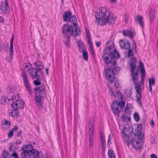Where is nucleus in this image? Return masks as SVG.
Segmentation results:
<instances>
[{"label": "nucleus", "mask_w": 158, "mask_h": 158, "mask_svg": "<svg viewBox=\"0 0 158 158\" xmlns=\"http://www.w3.org/2000/svg\"><path fill=\"white\" fill-rule=\"evenodd\" d=\"M11 156L15 158H18V156L16 152H14L11 155Z\"/></svg>", "instance_id": "53"}, {"label": "nucleus", "mask_w": 158, "mask_h": 158, "mask_svg": "<svg viewBox=\"0 0 158 158\" xmlns=\"http://www.w3.org/2000/svg\"><path fill=\"white\" fill-rule=\"evenodd\" d=\"M45 90H46L45 85L43 84L41 85L39 87H36L34 89V91L36 94L39 93L40 92Z\"/></svg>", "instance_id": "23"}, {"label": "nucleus", "mask_w": 158, "mask_h": 158, "mask_svg": "<svg viewBox=\"0 0 158 158\" xmlns=\"http://www.w3.org/2000/svg\"><path fill=\"white\" fill-rule=\"evenodd\" d=\"M6 96H2L0 98V103L1 104L5 105L6 103H9V99H7Z\"/></svg>", "instance_id": "24"}, {"label": "nucleus", "mask_w": 158, "mask_h": 158, "mask_svg": "<svg viewBox=\"0 0 158 158\" xmlns=\"http://www.w3.org/2000/svg\"><path fill=\"white\" fill-rule=\"evenodd\" d=\"M5 125L6 126H10V123L9 121L5 120Z\"/></svg>", "instance_id": "56"}, {"label": "nucleus", "mask_w": 158, "mask_h": 158, "mask_svg": "<svg viewBox=\"0 0 158 158\" xmlns=\"http://www.w3.org/2000/svg\"><path fill=\"white\" fill-rule=\"evenodd\" d=\"M133 132L132 128L131 127H129L128 126L125 125L124 127L123 130V133L124 134L123 136L125 141L128 145V140L127 139H126V137L130 136L132 134Z\"/></svg>", "instance_id": "5"}, {"label": "nucleus", "mask_w": 158, "mask_h": 158, "mask_svg": "<svg viewBox=\"0 0 158 158\" xmlns=\"http://www.w3.org/2000/svg\"><path fill=\"white\" fill-rule=\"evenodd\" d=\"M35 68L36 69L38 70V71H40L44 68V66L42 63L39 61H36L35 63Z\"/></svg>", "instance_id": "22"}, {"label": "nucleus", "mask_w": 158, "mask_h": 158, "mask_svg": "<svg viewBox=\"0 0 158 158\" xmlns=\"http://www.w3.org/2000/svg\"><path fill=\"white\" fill-rule=\"evenodd\" d=\"M4 21V19L1 16H0V22L3 23Z\"/></svg>", "instance_id": "64"}, {"label": "nucleus", "mask_w": 158, "mask_h": 158, "mask_svg": "<svg viewBox=\"0 0 158 158\" xmlns=\"http://www.w3.org/2000/svg\"><path fill=\"white\" fill-rule=\"evenodd\" d=\"M30 157L31 158H39V152L38 151L35 150L30 154Z\"/></svg>", "instance_id": "27"}, {"label": "nucleus", "mask_w": 158, "mask_h": 158, "mask_svg": "<svg viewBox=\"0 0 158 158\" xmlns=\"http://www.w3.org/2000/svg\"><path fill=\"white\" fill-rule=\"evenodd\" d=\"M72 15V13L70 11L65 12L62 16L64 22H68L69 18Z\"/></svg>", "instance_id": "18"}, {"label": "nucleus", "mask_w": 158, "mask_h": 158, "mask_svg": "<svg viewBox=\"0 0 158 158\" xmlns=\"http://www.w3.org/2000/svg\"><path fill=\"white\" fill-rule=\"evenodd\" d=\"M101 146L102 148V150L103 151H104L105 149V140H101Z\"/></svg>", "instance_id": "42"}, {"label": "nucleus", "mask_w": 158, "mask_h": 158, "mask_svg": "<svg viewBox=\"0 0 158 158\" xmlns=\"http://www.w3.org/2000/svg\"><path fill=\"white\" fill-rule=\"evenodd\" d=\"M128 18L129 16L128 14L126 13H125L124 16V21L126 23H127L128 22Z\"/></svg>", "instance_id": "47"}, {"label": "nucleus", "mask_w": 158, "mask_h": 158, "mask_svg": "<svg viewBox=\"0 0 158 158\" xmlns=\"http://www.w3.org/2000/svg\"><path fill=\"white\" fill-rule=\"evenodd\" d=\"M116 93L117 95H118V96H120L121 99H123V95L122 93L120 92L119 90L116 91Z\"/></svg>", "instance_id": "48"}, {"label": "nucleus", "mask_w": 158, "mask_h": 158, "mask_svg": "<svg viewBox=\"0 0 158 158\" xmlns=\"http://www.w3.org/2000/svg\"><path fill=\"white\" fill-rule=\"evenodd\" d=\"M22 149L27 152L30 154L35 150L33 149V146L31 144L24 145L22 148Z\"/></svg>", "instance_id": "14"}, {"label": "nucleus", "mask_w": 158, "mask_h": 158, "mask_svg": "<svg viewBox=\"0 0 158 158\" xmlns=\"http://www.w3.org/2000/svg\"><path fill=\"white\" fill-rule=\"evenodd\" d=\"M9 44L8 43H5L3 45V50L7 52L8 51Z\"/></svg>", "instance_id": "40"}, {"label": "nucleus", "mask_w": 158, "mask_h": 158, "mask_svg": "<svg viewBox=\"0 0 158 158\" xmlns=\"http://www.w3.org/2000/svg\"><path fill=\"white\" fill-rule=\"evenodd\" d=\"M12 107L13 108V110L9 113V115L11 116L12 117L14 118H17L18 115V110L17 109V107L14 106V104L11 105Z\"/></svg>", "instance_id": "16"}, {"label": "nucleus", "mask_w": 158, "mask_h": 158, "mask_svg": "<svg viewBox=\"0 0 158 158\" xmlns=\"http://www.w3.org/2000/svg\"><path fill=\"white\" fill-rule=\"evenodd\" d=\"M103 137H104V136L103 135L102 133L101 132L100 133V138L101 140H105L104 139H103Z\"/></svg>", "instance_id": "60"}, {"label": "nucleus", "mask_w": 158, "mask_h": 158, "mask_svg": "<svg viewBox=\"0 0 158 158\" xmlns=\"http://www.w3.org/2000/svg\"><path fill=\"white\" fill-rule=\"evenodd\" d=\"M122 119L125 122L128 121L129 120H130V118L128 117L127 116V115L125 114H123L122 116Z\"/></svg>", "instance_id": "41"}, {"label": "nucleus", "mask_w": 158, "mask_h": 158, "mask_svg": "<svg viewBox=\"0 0 158 158\" xmlns=\"http://www.w3.org/2000/svg\"><path fill=\"white\" fill-rule=\"evenodd\" d=\"M93 132H89V145L90 147H92L94 145L93 142V137L92 136Z\"/></svg>", "instance_id": "30"}, {"label": "nucleus", "mask_w": 158, "mask_h": 158, "mask_svg": "<svg viewBox=\"0 0 158 158\" xmlns=\"http://www.w3.org/2000/svg\"><path fill=\"white\" fill-rule=\"evenodd\" d=\"M120 85L118 81L115 80L114 82V86L116 88H118L119 87Z\"/></svg>", "instance_id": "46"}, {"label": "nucleus", "mask_w": 158, "mask_h": 158, "mask_svg": "<svg viewBox=\"0 0 158 158\" xmlns=\"http://www.w3.org/2000/svg\"><path fill=\"white\" fill-rule=\"evenodd\" d=\"M123 34L125 36L128 37L130 39H132L133 35L130 31L127 30H125L123 32Z\"/></svg>", "instance_id": "28"}, {"label": "nucleus", "mask_w": 158, "mask_h": 158, "mask_svg": "<svg viewBox=\"0 0 158 158\" xmlns=\"http://www.w3.org/2000/svg\"><path fill=\"white\" fill-rule=\"evenodd\" d=\"M119 45L121 48L124 49H129L128 52L129 57H132L134 56V53H136V45L135 42L133 40L132 42L131 46L129 41H127L126 43L124 41L121 40L119 41Z\"/></svg>", "instance_id": "4"}, {"label": "nucleus", "mask_w": 158, "mask_h": 158, "mask_svg": "<svg viewBox=\"0 0 158 158\" xmlns=\"http://www.w3.org/2000/svg\"><path fill=\"white\" fill-rule=\"evenodd\" d=\"M143 18L142 16L139 15H137L135 19V22L137 23L142 27L144 26V22L143 21Z\"/></svg>", "instance_id": "19"}, {"label": "nucleus", "mask_w": 158, "mask_h": 158, "mask_svg": "<svg viewBox=\"0 0 158 158\" xmlns=\"http://www.w3.org/2000/svg\"><path fill=\"white\" fill-rule=\"evenodd\" d=\"M21 76L23 78L26 90L28 91L30 94H31L32 91L31 89V87L29 83L28 77L26 74L23 71H22Z\"/></svg>", "instance_id": "6"}, {"label": "nucleus", "mask_w": 158, "mask_h": 158, "mask_svg": "<svg viewBox=\"0 0 158 158\" xmlns=\"http://www.w3.org/2000/svg\"><path fill=\"white\" fill-rule=\"evenodd\" d=\"M145 75L146 73H142L141 80V83L142 84H143V85H144V82L145 79Z\"/></svg>", "instance_id": "44"}, {"label": "nucleus", "mask_w": 158, "mask_h": 158, "mask_svg": "<svg viewBox=\"0 0 158 158\" xmlns=\"http://www.w3.org/2000/svg\"><path fill=\"white\" fill-rule=\"evenodd\" d=\"M23 151V152L21 154V158H30V154L24 150Z\"/></svg>", "instance_id": "31"}, {"label": "nucleus", "mask_w": 158, "mask_h": 158, "mask_svg": "<svg viewBox=\"0 0 158 158\" xmlns=\"http://www.w3.org/2000/svg\"><path fill=\"white\" fill-rule=\"evenodd\" d=\"M77 43L80 52H82L83 50H85V45L82 41L81 40H79L77 42Z\"/></svg>", "instance_id": "26"}, {"label": "nucleus", "mask_w": 158, "mask_h": 158, "mask_svg": "<svg viewBox=\"0 0 158 158\" xmlns=\"http://www.w3.org/2000/svg\"><path fill=\"white\" fill-rule=\"evenodd\" d=\"M107 48H108L110 57H111L112 59L114 58L118 59L119 58L120 56L119 53L113 46L111 45Z\"/></svg>", "instance_id": "7"}, {"label": "nucleus", "mask_w": 158, "mask_h": 158, "mask_svg": "<svg viewBox=\"0 0 158 158\" xmlns=\"http://www.w3.org/2000/svg\"><path fill=\"white\" fill-rule=\"evenodd\" d=\"M89 46L91 53L94 55V51L92 44H91L90 45H89Z\"/></svg>", "instance_id": "54"}, {"label": "nucleus", "mask_w": 158, "mask_h": 158, "mask_svg": "<svg viewBox=\"0 0 158 158\" xmlns=\"http://www.w3.org/2000/svg\"><path fill=\"white\" fill-rule=\"evenodd\" d=\"M6 2L2 3L0 6V9L2 12L4 14H7L9 13L10 9L8 6L7 0H5Z\"/></svg>", "instance_id": "12"}, {"label": "nucleus", "mask_w": 158, "mask_h": 158, "mask_svg": "<svg viewBox=\"0 0 158 158\" xmlns=\"http://www.w3.org/2000/svg\"><path fill=\"white\" fill-rule=\"evenodd\" d=\"M6 91L9 94H10L12 92V91L10 89V87H7L6 88Z\"/></svg>", "instance_id": "61"}, {"label": "nucleus", "mask_w": 158, "mask_h": 158, "mask_svg": "<svg viewBox=\"0 0 158 158\" xmlns=\"http://www.w3.org/2000/svg\"><path fill=\"white\" fill-rule=\"evenodd\" d=\"M105 75L110 83L112 84L114 80V73L112 71V69H106Z\"/></svg>", "instance_id": "8"}, {"label": "nucleus", "mask_w": 158, "mask_h": 158, "mask_svg": "<svg viewBox=\"0 0 158 158\" xmlns=\"http://www.w3.org/2000/svg\"><path fill=\"white\" fill-rule=\"evenodd\" d=\"M108 155L110 158H115V155L114 154V152L111 150H109Z\"/></svg>", "instance_id": "36"}, {"label": "nucleus", "mask_w": 158, "mask_h": 158, "mask_svg": "<svg viewBox=\"0 0 158 158\" xmlns=\"http://www.w3.org/2000/svg\"><path fill=\"white\" fill-rule=\"evenodd\" d=\"M99 12L96 13L94 15L96 21H97L98 23L101 25H104L106 23L109 24L114 23L113 15L110 12L109 9L102 7L99 8Z\"/></svg>", "instance_id": "2"}, {"label": "nucleus", "mask_w": 158, "mask_h": 158, "mask_svg": "<svg viewBox=\"0 0 158 158\" xmlns=\"http://www.w3.org/2000/svg\"><path fill=\"white\" fill-rule=\"evenodd\" d=\"M87 41L88 43L89 44V45H90L91 44H92V42H91V38H87Z\"/></svg>", "instance_id": "58"}, {"label": "nucleus", "mask_w": 158, "mask_h": 158, "mask_svg": "<svg viewBox=\"0 0 158 158\" xmlns=\"http://www.w3.org/2000/svg\"><path fill=\"white\" fill-rule=\"evenodd\" d=\"M18 126H14L12 129L11 131L13 132L14 131H16L18 130Z\"/></svg>", "instance_id": "57"}, {"label": "nucleus", "mask_w": 158, "mask_h": 158, "mask_svg": "<svg viewBox=\"0 0 158 158\" xmlns=\"http://www.w3.org/2000/svg\"><path fill=\"white\" fill-rule=\"evenodd\" d=\"M95 44H96V46L97 47H99L100 46V44H101V43H100V41L97 42L96 41H95Z\"/></svg>", "instance_id": "59"}, {"label": "nucleus", "mask_w": 158, "mask_h": 158, "mask_svg": "<svg viewBox=\"0 0 158 158\" xmlns=\"http://www.w3.org/2000/svg\"><path fill=\"white\" fill-rule=\"evenodd\" d=\"M131 144L133 147L136 150H139L142 147L141 143L139 142L138 139H133Z\"/></svg>", "instance_id": "11"}, {"label": "nucleus", "mask_w": 158, "mask_h": 158, "mask_svg": "<svg viewBox=\"0 0 158 158\" xmlns=\"http://www.w3.org/2000/svg\"><path fill=\"white\" fill-rule=\"evenodd\" d=\"M149 85H154L155 82V80L154 77L150 78L148 79Z\"/></svg>", "instance_id": "39"}, {"label": "nucleus", "mask_w": 158, "mask_h": 158, "mask_svg": "<svg viewBox=\"0 0 158 158\" xmlns=\"http://www.w3.org/2000/svg\"><path fill=\"white\" fill-rule=\"evenodd\" d=\"M134 117L135 121L138 122L139 119V117L137 113L135 112L134 114Z\"/></svg>", "instance_id": "43"}, {"label": "nucleus", "mask_w": 158, "mask_h": 158, "mask_svg": "<svg viewBox=\"0 0 158 158\" xmlns=\"http://www.w3.org/2000/svg\"><path fill=\"white\" fill-rule=\"evenodd\" d=\"M80 30L77 27L73 26L68 23L64 24L62 28L63 36L79 35L80 34Z\"/></svg>", "instance_id": "3"}, {"label": "nucleus", "mask_w": 158, "mask_h": 158, "mask_svg": "<svg viewBox=\"0 0 158 158\" xmlns=\"http://www.w3.org/2000/svg\"><path fill=\"white\" fill-rule=\"evenodd\" d=\"M120 70V68L119 67H114L113 68L112 70V71H113V72H118Z\"/></svg>", "instance_id": "49"}, {"label": "nucleus", "mask_w": 158, "mask_h": 158, "mask_svg": "<svg viewBox=\"0 0 158 158\" xmlns=\"http://www.w3.org/2000/svg\"><path fill=\"white\" fill-rule=\"evenodd\" d=\"M22 133V131L21 130H20L17 133V136L19 137L20 136Z\"/></svg>", "instance_id": "62"}, {"label": "nucleus", "mask_w": 158, "mask_h": 158, "mask_svg": "<svg viewBox=\"0 0 158 158\" xmlns=\"http://www.w3.org/2000/svg\"><path fill=\"white\" fill-rule=\"evenodd\" d=\"M136 61L135 57H133L130 60L129 65L131 68V75L132 77V79L131 81H133L135 85V88L136 90L137 94L136 96V100L140 106H142V104L141 101L142 96L141 94V85L139 82L136 81L138 79V74L137 71L134 72L135 68L136 67Z\"/></svg>", "instance_id": "1"}, {"label": "nucleus", "mask_w": 158, "mask_h": 158, "mask_svg": "<svg viewBox=\"0 0 158 158\" xmlns=\"http://www.w3.org/2000/svg\"><path fill=\"white\" fill-rule=\"evenodd\" d=\"M154 11L152 9H151L150 11V21L151 22L153 21L154 19Z\"/></svg>", "instance_id": "33"}, {"label": "nucleus", "mask_w": 158, "mask_h": 158, "mask_svg": "<svg viewBox=\"0 0 158 158\" xmlns=\"http://www.w3.org/2000/svg\"><path fill=\"white\" fill-rule=\"evenodd\" d=\"M64 37L65 39L64 41V44L68 48H70V36H64Z\"/></svg>", "instance_id": "29"}, {"label": "nucleus", "mask_w": 158, "mask_h": 158, "mask_svg": "<svg viewBox=\"0 0 158 158\" xmlns=\"http://www.w3.org/2000/svg\"><path fill=\"white\" fill-rule=\"evenodd\" d=\"M108 48H107L103 51V60L105 63L107 64L110 63L112 59L110 57Z\"/></svg>", "instance_id": "9"}, {"label": "nucleus", "mask_w": 158, "mask_h": 158, "mask_svg": "<svg viewBox=\"0 0 158 158\" xmlns=\"http://www.w3.org/2000/svg\"><path fill=\"white\" fill-rule=\"evenodd\" d=\"M140 64L139 66L140 68L141 71V73H146L145 71V69L144 67V64L141 62V60H140Z\"/></svg>", "instance_id": "37"}, {"label": "nucleus", "mask_w": 158, "mask_h": 158, "mask_svg": "<svg viewBox=\"0 0 158 158\" xmlns=\"http://www.w3.org/2000/svg\"><path fill=\"white\" fill-rule=\"evenodd\" d=\"M39 96L41 98H44L46 96L47 94L46 90L40 92Z\"/></svg>", "instance_id": "38"}, {"label": "nucleus", "mask_w": 158, "mask_h": 158, "mask_svg": "<svg viewBox=\"0 0 158 158\" xmlns=\"http://www.w3.org/2000/svg\"><path fill=\"white\" fill-rule=\"evenodd\" d=\"M125 112L127 114H129L130 113V110L129 109V107H128L127 106H126L125 107Z\"/></svg>", "instance_id": "51"}, {"label": "nucleus", "mask_w": 158, "mask_h": 158, "mask_svg": "<svg viewBox=\"0 0 158 158\" xmlns=\"http://www.w3.org/2000/svg\"><path fill=\"white\" fill-rule=\"evenodd\" d=\"M92 117L89 118V121L88 122L89 127V132H93L94 131V127L93 124L94 123L93 121H92Z\"/></svg>", "instance_id": "25"}, {"label": "nucleus", "mask_w": 158, "mask_h": 158, "mask_svg": "<svg viewBox=\"0 0 158 158\" xmlns=\"http://www.w3.org/2000/svg\"><path fill=\"white\" fill-rule=\"evenodd\" d=\"M110 92L111 93V96H113L114 97L116 98V95L115 94H114L113 93V91L111 89V87H110Z\"/></svg>", "instance_id": "55"}, {"label": "nucleus", "mask_w": 158, "mask_h": 158, "mask_svg": "<svg viewBox=\"0 0 158 158\" xmlns=\"http://www.w3.org/2000/svg\"><path fill=\"white\" fill-rule=\"evenodd\" d=\"M110 107L114 113L117 115H118L119 113L122 110L118 106V102L116 101L113 102L110 106Z\"/></svg>", "instance_id": "10"}, {"label": "nucleus", "mask_w": 158, "mask_h": 158, "mask_svg": "<svg viewBox=\"0 0 158 158\" xmlns=\"http://www.w3.org/2000/svg\"><path fill=\"white\" fill-rule=\"evenodd\" d=\"M82 52H83L82 56L83 58L85 60L87 61L88 60V54L87 51L85 49L82 51Z\"/></svg>", "instance_id": "35"}, {"label": "nucleus", "mask_w": 158, "mask_h": 158, "mask_svg": "<svg viewBox=\"0 0 158 158\" xmlns=\"http://www.w3.org/2000/svg\"><path fill=\"white\" fill-rule=\"evenodd\" d=\"M142 125L141 124L138 125L137 128L135 130V131L134 132V135H137L139 136H141L142 133Z\"/></svg>", "instance_id": "20"}, {"label": "nucleus", "mask_w": 158, "mask_h": 158, "mask_svg": "<svg viewBox=\"0 0 158 158\" xmlns=\"http://www.w3.org/2000/svg\"><path fill=\"white\" fill-rule=\"evenodd\" d=\"M125 104V102L124 100H121L119 103L118 102V106H119L121 110L124 108Z\"/></svg>", "instance_id": "34"}, {"label": "nucleus", "mask_w": 158, "mask_h": 158, "mask_svg": "<svg viewBox=\"0 0 158 158\" xmlns=\"http://www.w3.org/2000/svg\"><path fill=\"white\" fill-rule=\"evenodd\" d=\"M29 72V75L31 76L32 78H36L37 80H39L40 78V75H37V73L38 72L36 71L35 69L31 68L28 70Z\"/></svg>", "instance_id": "13"}, {"label": "nucleus", "mask_w": 158, "mask_h": 158, "mask_svg": "<svg viewBox=\"0 0 158 158\" xmlns=\"http://www.w3.org/2000/svg\"><path fill=\"white\" fill-rule=\"evenodd\" d=\"M13 104L14 106L17 107V109L18 110L23 109L24 108V103L23 101L16 100L15 102H13L11 105Z\"/></svg>", "instance_id": "15"}, {"label": "nucleus", "mask_w": 158, "mask_h": 158, "mask_svg": "<svg viewBox=\"0 0 158 158\" xmlns=\"http://www.w3.org/2000/svg\"><path fill=\"white\" fill-rule=\"evenodd\" d=\"M150 156H151V158H157V156L156 155H155L154 154H152Z\"/></svg>", "instance_id": "63"}, {"label": "nucleus", "mask_w": 158, "mask_h": 158, "mask_svg": "<svg viewBox=\"0 0 158 158\" xmlns=\"http://www.w3.org/2000/svg\"><path fill=\"white\" fill-rule=\"evenodd\" d=\"M2 158H10V154L5 150H3L2 152Z\"/></svg>", "instance_id": "32"}, {"label": "nucleus", "mask_w": 158, "mask_h": 158, "mask_svg": "<svg viewBox=\"0 0 158 158\" xmlns=\"http://www.w3.org/2000/svg\"><path fill=\"white\" fill-rule=\"evenodd\" d=\"M13 40H14V35H13L12 36L10 39V49L9 53L10 56L11 58L12 57V55L13 53Z\"/></svg>", "instance_id": "21"}, {"label": "nucleus", "mask_w": 158, "mask_h": 158, "mask_svg": "<svg viewBox=\"0 0 158 158\" xmlns=\"http://www.w3.org/2000/svg\"><path fill=\"white\" fill-rule=\"evenodd\" d=\"M35 80L34 81V84L35 85H40L41 84V82L40 81V78L39 80Z\"/></svg>", "instance_id": "50"}, {"label": "nucleus", "mask_w": 158, "mask_h": 158, "mask_svg": "<svg viewBox=\"0 0 158 158\" xmlns=\"http://www.w3.org/2000/svg\"><path fill=\"white\" fill-rule=\"evenodd\" d=\"M40 98L38 95H35V102L37 103L40 102L41 101Z\"/></svg>", "instance_id": "45"}, {"label": "nucleus", "mask_w": 158, "mask_h": 158, "mask_svg": "<svg viewBox=\"0 0 158 158\" xmlns=\"http://www.w3.org/2000/svg\"><path fill=\"white\" fill-rule=\"evenodd\" d=\"M14 135L13 132L11 130L8 133V136L9 138H10L12 137Z\"/></svg>", "instance_id": "52"}, {"label": "nucleus", "mask_w": 158, "mask_h": 158, "mask_svg": "<svg viewBox=\"0 0 158 158\" xmlns=\"http://www.w3.org/2000/svg\"><path fill=\"white\" fill-rule=\"evenodd\" d=\"M77 22V19L76 17L74 15L72 16L71 15L69 18L68 23L69 24V23H71L70 24H71L73 26L77 27V24L76 23Z\"/></svg>", "instance_id": "17"}]
</instances>
